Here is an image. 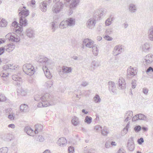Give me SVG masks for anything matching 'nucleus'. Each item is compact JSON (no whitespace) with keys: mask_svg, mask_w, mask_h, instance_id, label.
I'll use <instances>...</instances> for the list:
<instances>
[{"mask_svg":"<svg viewBox=\"0 0 153 153\" xmlns=\"http://www.w3.org/2000/svg\"><path fill=\"white\" fill-rule=\"evenodd\" d=\"M41 102L38 103L37 106L38 107H47L50 105H55L56 102H53V99L51 96L48 93H46L41 96Z\"/></svg>","mask_w":153,"mask_h":153,"instance_id":"obj_1","label":"nucleus"},{"mask_svg":"<svg viewBox=\"0 0 153 153\" xmlns=\"http://www.w3.org/2000/svg\"><path fill=\"white\" fill-rule=\"evenodd\" d=\"M35 60L43 66L48 67L50 65L48 59L43 56H39L36 57Z\"/></svg>","mask_w":153,"mask_h":153,"instance_id":"obj_2","label":"nucleus"},{"mask_svg":"<svg viewBox=\"0 0 153 153\" xmlns=\"http://www.w3.org/2000/svg\"><path fill=\"white\" fill-rule=\"evenodd\" d=\"M71 67L63 66L62 69H59V73L62 77L65 78L67 76L66 74L71 72Z\"/></svg>","mask_w":153,"mask_h":153,"instance_id":"obj_3","label":"nucleus"},{"mask_svg":"<svg viewBox=\"0 0 153 153\" xmlns=\"http://www.w3.org/2000/svg\"><path fill=\"white\" fill-rule=\"evenodd\" d=\"M27 21L25 18L20 17L19 18V23L21 27H19L18 29L15 30L16 33H21L23 30V26H26L27 25Z\"/></svg>","mask_w":153,"mask_h":153,"instance_id":"obj_4","label":"nucleus"},{"mask_svg":"<svg viewBox=\"0 0 153 153\" xmlns=\"http://www.w3.org/2000/svg\"><path fill=\"white\" fill-rule=\"evenodd\" d=\"M106 13V10L103 8H99L96 10L93 16L97 19H100L101 17Z\"/></svg>","mask_w":153,"mask_h":153,"instance_id":"obj_5","label":"nucleus"},{"mask_svg":"<svg viewBox=\"0 0 153 153\" xmlns=\"http://www.w3.org/2000/svg\"><path fill=\"white\" fill-rule=\"evenodd\" d=\"M63 2H60L54 4L52 7V11L53 13H57L62 10L64 7Z\"/></svg>","mask_w":153,"mask_h":153,"instance_id":"obj_6","label":"nucleus"},{"mask_svg":"<svg viewBox=\"0 0 153 153\" xmlns=\"http://www.w3.org/2000/svg\"><path fill=\"white\" fill-rule=\"evenodd\" d=\"M97 19L93 16V17L88 19L86 22V26L89 29H92L95 27Z\"/></svg>","mask_w":153,"mask_h":153,"instance_id":"obj_7","label":"nucleus"},{"mask_svg":"<svg viewBox=\"0 0 153 153\" xmlns=\"http://www.w3.org/2000/svg\"><path fill=\"white\" fill-rule=\"evenodd\" d=\"M135 147V145L134 143L133 137H131L128 140L127 144V149L130 151H134Z\"/></svg>","mask_w":153,"mask_h":153,"instance_id":"obj_8","label":"nucleus"},{"mask_svg":"<svg viewBox=\"0 0 153 153\" xmlns=\"http://www.w3.org/2000/svg\"><path fill=\"white\" fill-rule=\"evenodd\" d=\"M153 61V56L151 54L147 55L143 60V63L145 66H147Z\"/></svg>","mask_w":153,"mask_h":153,"instance_id":"obj_9","label":"nucleus"},{"mask_svg":"<svg viewBox=\"0 0 153 153\" xmlns=\"http://www.w3.org/2000/svg\"><path fill=\"white\" fill-rule=\"evenodd\" d=\"M127 77L130 78L135 76L137 74V71L136 68L130 66L127 69Z\"/></svg>","mask_w":153,"mask_h":153,"instance_id":"obj_10","label":"nucleus"},{"mask_svg":"<svg viewBox=\"0 0 153 153\" xmlns=\"http://www.w3.org/2000/svg\"><path fill=\"white\" fill-rule=\"evenodd\" d=\"M123 51V49L122 48V45H116L114 48L113 51V54L114 56H117L120 54Z\"/></svg>","mask_w":153,"mask_h":153,"instance_id":"obj_11","label":"nucleus"},{"mask_svg":"<svg viewBox=\"0 0 153 153\" xmlns=\"http://www.w3.org/2000/svg\"><path fill=\"white\" fill-rule=\"evenodd\" d=\"M117 84L118 86L119 89H123L125 88L126 83L125 79L121 77L119 78L118 82L117 83Z\"/></svg>","mask_w":153,"mask_h":153,"instance_id":"obj_12","label":"nucleus"},{"mask_svg":"<svg viewBox=\"0 0 153 153\" xmlns=\"http://www.w3.org/2000/svg\"><path fill=\"white\" fill-rule=\"evenodd\" d=\"M108 85L109 91L113 93H116V87L115 83L112 81H109Z\"/></svg>","mask_w":153,"mask_h":153,"instance_id":"obj_13","label":"nucleus"},{"mask_svg":"<svg viewBox=\"0 0 153 153\" xmlns=\"http://www.w3.org/2000/svg\"><path fill=\"white\" fill-rule=\"evenodd\" d=\"M94 42L92 40L88 39H84L83 41V46H85L86 47L92 48L94 46Z\"/></svg>","mask_w":153,"mask_h":153,"instance_id":"obj_14","label":"nucleus"},{"mask_svg":"<svg viewBox=\"0 0 153 153\" xmlns=\"http://www.w3.org/2000/svg\"><path fill=\"white\" fill-rule=\"evenodd\" d=\"M5 47L6 48L5 51L8 52H10L14 50L15 48V45L13 43H10L5 46Z\"/></svg>","mask_w":153,"mask_h":153,"instance_id":"obj_15","label":"nucleus"},{"mask_svg":"<svg viewBox=\"0 0 153 153\" xmlns=\"http://www.w3.org/2000/svg\"><path fill=\"white\" fill-rule=\"evenodd\" d=\"M26 34L27 36L29 37H33L35 35L34 31L31 28H28L26 30Z\"/></svg>","mask_w":153,"mask_h":153,"instance_id":"obj_16","label":"nucleus"},{"mask_svg":"<svg viewBox=\"0 0 153 153\" xmlns=\"http://www.w3.org/2000/svg\"><path fill=\"white\" fill-rule=\"evenodd\" d=\"M67 141L64 137L59 138L58 140V144L61 146H65L66 145Z\"/></svg>","mask_w":153,"mask_h":153,"instance_id":"obj_17","label":"nucleus"},{"mask_svg":"<svg viewBox=\"0 0 153 153\" xmlns=\"http://www.w3.org/2000/svg\"><path fill=\"white\" fill-rule=\"evenodd\" d=\"M42 69L45 73L46 77L49 79H50L52 76L51 75L49 70L48 68V67H42Z\"/></svg>","mask_w":153,"mask_h":153,"instance_id":"obj_18","label":"nucleus"},{"mask_svg":"<svg viewBox=\"0 0 153 153\" xmlns=\"http://www.w3.org/2000/svg\"><path fill=\"white\" fill-rule=\"evenodd\" d=\"M21 12H19V15L20 17H22L23 18H25L29 15V10L25 9L22 10Z\"/></svg>","mask_w":153,"mask_h":153,"instance_id":"obj_19","label":"nucleus"},{"mask_svg":"<svg viewBox=\"0 0 153 153\" xmlns=\"http://www.w3.org/2000/svg\"><path fill=\"white\" fill-rule=\"evenodd\" d=\"M12 78L13 80H14L17 81H19V82H17L16 85L18 86H19L21 85V83L20 82L22 81V79L20 77H19L17 75H13L12 76Z\"/></svg>","mask_w":153,"mask_h":153,"instance_id":"obj_20","label":"nucleus"},{"mask_svg":"<svg viewBox=\"0 0 153 153\" xmlns=\"http://www.w3.org/2000/svg\"><path fill=\"white\" fill-rule=\"evenodd\" d=\"M133 116V112L131 111H126L125 115V117L126 118L125 121L127 122L129 120L131 119Z\"/></svg>","mask_w":153,"mask_h":153,"instance_id":"obj_21","label":"nucleus"},{"mask_svg":"<svg viewBox=\"0 0 153 153\" xmlns=\"http://www.w3.org/2000/svg\"><path fill=\"white\" fill-rule=\"evenodd\" d=\"M128 9L129 11L131 13H135L137 10L136 5L132 3L130 4L129 5Z\"/></svg>","mask_w":153,"mask_h":153,"instance_id":"obj_22","label":"nucleus"},{"mask_svg":"<svg viewBox=\"0 0 153 153\" xmlns=\"http://www.w3.org/2000/svg\"><path fill=\"white\" fill-rule=\"evenodd\" d=\"M8 36H10V40L12 41L17 42L20 40V39L19 36H18L16 34L15 36L11 35V33L8 34Z\"/></svg>","mask_w":153,"mask_h":153,"instance_id":"obj_23","label":"nucleus"},{"mask_svg":"<svg viewBox=\"0 0 153 153\" xmlns=\"http://www.w3.org/2000/svg\"><path fill=\"white\" fill-rule=\"evenodd\" d=\"M148 38L151 41H153V26L149 29L148 32Z\"/></svg>","mask_w":153,"mask_h":153,"instance_id":"obj_24","label":"nucleus"},{"mask_svg":"<svg viewBox=\"0 0 153 153\" xmlns=\"http://www.w3.org/2000/svg\"><path fill=\"white\" fill-rule=\"evenodd\" d=\"M24 130L25 132H26L28 135L31 136H33V134L34 131L30 127L28 126L25 127L24 128Z\"/></svg>","mask_w":153,"mask_h":153,"instance_id":"obj_25","label":"nucleus"},{"mask_svg":"<svg viewBox=\"0 0 153 153\" xmlns=\"http://www.w3.org/2000/svg\"><path fill=\"white\" fill-rule=\"evenodd\" d=\"M26 70H23L24 72L27 74L29 76H31L33 75L34 73V67H32V68H27Z\"/></svg>","mask_w":153,"mask_h":153,"instance_id":"obj_26","label":"nucleus"},{"mask_svg":"<svg viewBox=\"0 0 153 153\" xmlns=\"http://www.w3.org/2000/svg\"><path fill=\"white\" fill-rule=\"evenodd\" d=\"M80 1V0H72L70 5L71 9H73L75 8L78 4Z\"/></svg>","mask_w":153,"mask_h":153,"instance_id":"obj_27","label":"nucleus"},{"mask_svg":"<svg viewBox=\"0 0 153 153\" xmlns=\"http://www.w3.org/2000/svg\"><path fill=\"white\" fill-rule=\"evenodd\" d=\"M47 4L45 1L40 3L39 7L42 12H45L47 10Z\"/></svg>","mask_w":153,"mask_h":153,"instance_id":"obj_28","label":"nucleus"},{"mask_svg":"<svg viewBox=\"0 0 153 153\" xmlns=\"http://www.w3.org/2000/svg\"><path fill=\"white\" fill-rule=\"evenodd\" d=\"M20 109L22 112H26L28 111V106L25 104H22L20 107Z\"/></svg>","mask_w":153,"mask_h":153,"instance_id":"obj_29","label":"nucleus"},{"mask_svg":"<svg viewBox=\"0 0 153 153\" xmlns=\"http://www.w3.org/2000/svg\"><path fill=\"white\" fill-rule=\"evenodd\" d=\"M35 130L34 132L35 134H37L39 131H41L43 129V126L41 124H37L35 126Z\"/></svg>","mask_w":153,"mask_h":153,"instance_id":"obj_30","label":"nucleus"},{"mask_svg":"<svg viewBox=\"0 0 153 153\" xmlns=\"http://www.w3.org/2000/svg\"><path fill=\"white\" fill-rule=\"evenodd\" d=\"M92 52L93 54L96 56L98 54L99 49L96 45H94L92 47Z\"/></svg>","mask_w":153,"mask_h":153,"instance_id":"obj_31","label":"nucleus"},{"mask_svg":"<svg viewBox=\"0 0 153 153\" xmlns=\"http://www.w3.org/2000/svg\"><path fill=\"white\" fill-rule=\"evenodd\" d=\"M149 49V44L147 43H145L142 46V49L145 52H146Z\"/></svg>","mask_w":153,"mask_h":153,"instance_id":"obj_32","label":"nucleus"},{"mask_svg":"<svg viewBox=\"0 0 153 153\" xmlns=\"http://www.w3.org/2000/svg\"><path fill=\"white\" fill-rule=\"evenodd\" d=\"M66 21L67 22L68 26H71L75 25V21L73 19L71 18L68 19Z\"/></svg>","mask_w":153,"mask_h":153,"instance_id":"obj_33","label":"nucleus"},{"mask_svg":"<svg viewBox=\"0 0 153 153\" xmlns=\"http://www.w3.org/2000/svg\"><path fill=\"white\" fill-rule=\"evenodd\" d=\"M68 26V23L66 20L63 21L61 22L59 25V27L62 28H64L67 27Z\"/></svg>","mask_w":153,"mask_h":153,"instance_id":"obj_34","label":"nucleus"},{"mask_svg":"<svg viewBox=\"0 0 153 153\" xmlns=\"http://www.w3.org/2000/svg\"><path fill=\"white\" fill-rule=\"evenodd\" d=\"M72 124L75 126H77L79 123V119L78 117H74L71 120Z\"/></svg>","mask_w":153,"mask_h":153,"instance_id":"obj_35","label":"nucleus"},{"mask_svg":"<svg viewBox=\"0 0 153 153\" xmlns=\"http://www.w3.org/2000/svg\"><path fill=\"white\" fill-rule=\"evenodd\" d=\"M0 26L1 27H5L7 26V22L4 19H0Z\"/></svg>","mask_w":153,"mask_h":153,"instance_id":"obj_36","label":"nucleus"},{"mask_svg":"<svg viewBox=\"0 0 153 153\" xmlns=\"http://www.w3.org/2000/svg\"><path fill=\"white\" fill-rule=\"evenodd\" d=\"M113 17L108 18L105 21V25L108 26L110 25L111 24L112 21H113Z\"/></svg>","mask_w":153,"mask_h":153,"instance_id":"obj_37","label":"nucleus"},{"mask_svg":"<svg viewBox=\"0 0 153 153\" xmlns=\"http://www.w3.org/2000/svg\"><path fill=\"white\" fill-rule=\"evenodd\" d=\"M101 99L98 94H96L94 97V101L96 103L100 102Z\"/></svg>","mask_w":153,"mask_h":153,"instance_id":"obj_38","label":"nucleus"},{"mask_svg":"<svg viewBox=\"0 0 153 153\" xmlns=\"http://www.w3.org/2000/svg\"><path fill=\"white\" fill-rule=\"evenodd\" d=\"M92 118L91 117L86 116L85 120V122L88 124H90L92 122Z\"/></svg>","mask_w":153,"mask_h":153,"instance_id":"obj_39","label":"nucleus"},{"mask_svg":"<svg viewBox=\"0 0 153 153\" xmlns=\"http://www.w3.org/2000/svg\"><path fill=\"white\" fill-rule=\"evenodd\" d=\"M91 64L92 66L95 67H97L100 65V62L98 61H93Z\"/></svg>","mask_w":153,"mask_h":153,"instance_id":"obj_40","label":"nucleus"},{"mask_svg":"<svg viewBox=\"0 0 153 153\" xmlns=\"http://www.w3.org/2000/svg\"><path fill=\"white\" fill-rule=\"evenodd\" d=\"M7 100V98L4 94L0 93V102H4L6 101Z\"/></svg>","mask_w":153,"mask_h":153,"instance_id":"obj_41","label":"nucleus"},{"mask_svg":"<svg viewBox=\"0 0 153 153\" xmlns=\"http://www.w3.org/2000/svg\"><path fill=\"white\" fill-rule=\"evenodd\" d=\"M139 120H146V117L143 114H137Z\"/></svg>","mask_w":153,"mask_h":153,"instance_id":"obj_42","label":"nucleus"},{"mask_svg":"<svg viewBox=\"0 0 153 153\" xmlns=\"http://www.w3.org/2000/svg\"><path fill=\"white\" fill-rule=\"evenodd\" d=\"M32 67H33L31 64H26V65H24L23 66V70H26V69H27V68H32Z\"/></svg>","mask_w":153,"mask_h":153,"instance_id":"obj_43","label":"nucleus"},{"mask_svg":"<svg viewBox=\"0 0 153 153\" xmlns=\"http://www.w3.org/2000/svg\"><path fill=\"white\" fill-rule=\"evenodd\" d=\"M8 150L7 147H3L0 149V153H7Z\"/></svg>","mask_w":153,"mask_h":153,"instance_id":"obj_44","label":"nucleus"},{"mask_svg":"<svg viewBox=\"0 0 153 153\" xmlns=\"http://www.w3.org/2000/svg\"><path fill=\"white\" fill-rule=\"evenodd\" d=\"M53 85V82L51 80H49L46 82L45 85L48 88H50Z\"/></svg>","mask_w":153,"mask_h":153,"instance_id":"obj_45","label":"nucleus"},{"mask_svg":"<svg viewBox=\"0 0 153 153\" xmlns=\"http://www.w3.org/2000/svg\"><path fill=\"white\" fill-rule=\"evenodd\" d=\"M113 29L112 28H110L107 29L105 31V33L108 35H110L113 33Z\"/></svg>","mask_w":153,"mask_h":153,"instance_id":"obj_46","label":"nucleus"},{"mask_svg":"<svg viewBox=\"0 0 153 153\" xmlns=\"http://www.w3.org/2000/svg\"><path fill=\"white\" fill-rule=\"evenodd\" d=\"M8 117L10 120H13L14 119L15 114L12 113H9Z\"/></svg>","mask_w":153,"mask_h":153,"instance_id":"obj_47","label":"nucleus"},{"mask_svg":"<svg viewBox=\"0 0 153 153\" xmlns=\"http://www.w3.org/2000/svg\"><path fill=\"white\" fill-rule=\"evenodd\" d=\"M41 96L38 95H36L34 96V99L36 101H40V100L41 101Z\"/></svg>","mask_w":153,"mask_h":153,"instance_id":"obj_48","label":"nucleus"},{"mask_svg":"<svg viewBox=\"0 0 153 153\" xmlns=\"http://www.w3.org/2000/svg\"><path fill=\"white\" fill-rule=\"evenodd\" d=\"M11 66V65L9 64H6L3 66V68L5 70L9 71V67Z\"/></svg>","mask_w":153,"mask_h":153,"instance_id":"obj_49","label":"nucleus"},{"mask_svg":"<svg viewBox=\"0 0 153 153\" xmlns=\"http://www.w3.org/2000/svg\"><path fill=\"white\" fill-rule=\"evenodd\" d=\"M101 134L103 136H106L108 133V132L107 131L106 129L104 128L101 130Z\"/></svg>","mask_w":153,"mask_h":153,"instance_id":"obj_50","label":"nucleus"},{"mask_svg":"<svg viewBox=\"0 0 153 153\" xmlns=\"http://www.w3.org/2000/svg\"><path fill=\"white\" fill-rule=\"evenodd\" d=\"M51 27H52V30H53V32H54L56 28V25L54 22H51Z\"/></svg>","mask_w":153,"mask_h":153,"instance_id":"obj_51","label":"nucleus"},{"mask_svg":"<svg viewBox=\"0 0 153 153\" xmlns=\"http://www.w3.org/2000/svg\"><path fill=\"white\" fill-rule=\"evenodd\" d=\"M141 127L140 126H137L134 128V130L136 132H138L141 130Z\"/></svg>","mask_w":153,"mask_h":153,"instance_id":"obj_52","label":"nucleus"},{"mask_svg":"<svg viewBox=\"0 0 153 153\" xmlns=\"http://www.w3.org/2000/svg\"><path fill=\"white\" fill-rule=\"evenodd\" d=\"M68 150L70 153H73L74 151V149L73 146H70L68 147Z\"/></svg>","mask_w":153,"mask_h":153,"instance_id":"obj_53","label":"nucleus"},{"mask_svg":"<svg viewBox=\"0 0 153 153\" xmlns=\"http://www.w3.org/2000/svg\"><path fill=\"white\" fill-rule=\"evenodd\" d=\"M136 81L134 79H133L132 81L131 85L132 87L133 88H134L136 86Z\"/></svg>","mask_w":153,"mask_h":153,"instance_id":"obj_54","label":"nucleus"},{"mask_svg":"<svg viewBox=\"0 0 153 153\" xmlns=\"http://www.w3.org/2000/svg\"><path fill=\"white\" fill-rule=\"evenodd\" d=\"M5 46L4 47H1L0 48V55L4 53V51L5 50Z\"/></svg>","mask_w":153,"mask_h":153,"instance_id":"obj_55","label":"nucleus"},{"mask_svg":"<svg viewBox=\"0 0 153 153\" xmlns=\"http://www.w3.org/2000/svg\"><path fill=\"white\" fill-rule=\"evenodd\" d=\"M104 38L105 39L109 41H111L113 39V38L112 37L108 36V35H106L104 37Z\"/></svg>","mask_w":153,"mask_h":153,"instance_id":"obj_56","label":"nucleus"},{"mask_svg":"<svg viewBox=\"0 0 153 153\" xmlns=\"http://www.w3.org/2000/svg\"><path fill=\"white\" fill-rule=\"evenodd\" d=\"M144 141L142 137L138 139L137 141L138 143L140 145H141L144 142Z\"/></svg>","mask_w":153,"mask_h":153,"instance_id":"obj_57","label":"nucleus"},{"mask_svg":"<svg viewBox=\"0 0 153 153\" xmlns=\"http://www.w3.org/2000/svg\"><path fill=\"white\" fill-rule=\"evenodd\" d=\"M94 129L97 131H101L102 129V127L100 125H97L95 126Z\"/></svg>","mask_w":153,"mask_h":153,"instance_id":"obj_58","label":"nucleus"},{"mask_svg":"<svg viewBox=\"0 0 153 153\" xmlns=\"http://www.w3.org/2000/svg\"><path fill=\"white\" fill-rule=\"evenodd\" d=\"M38 140L40 142H42L44 140V138L42 135H39L38 137Z\"/></svg>","mask_w":153,"mask_h":153,"instance_id":"obj_59","label":"nucleus"},{"mask_svg":"<svg viewBox=\"0 0 153 153\" xmlns=\"http://www.w3.org/2000/svg\"><path fill=\"white\" fill-rule=\"evenodd\" d=\"M9 65H11V67H9V71H12L13 70H15L16 68L17 67H15V66H13V65L12 64H9Z\"/></svg>","mask_w":153,"mask_h":153,"instance_id":"obj_60","label":"nucleus"},{"mask_svg":"<svg viewBox=\"0 0 153 153\" xmlns=\"http://www.w3.org/2000/svg\"><path fill=\"white\" fill-rule=\"evenodd\" d=\"M12 25L15 27H19L18 26V23L16 21H15L13 22L12 24Z\"/></svg>","mask_w":153,"mask_h":153,"instance_id":"obj_61","label":"nucleus"},{"mask_svg":"<svg viewBox=\"0 0 153 153\" xmlns=\"http://www.w3.org/2000/svg\"><path fill=\"white\" fill-rule=\"evenodd\" d=\"M0 76L1 77H5L7 76L8 75V73H7L5 74V73L2 72L0 74Z\"/></svg>","mask_w":153,"mask_h":153,"instance_id":"obj_62","label":"nucleus"},{"mask_svg":"<svg viewBox=\"0 0 153 153\" xmlns=\"http://www.w3.org/2000/svg\"><path fill=\"white\" fill-rule=\"evenodd\" d=\"M138 114H137L134 116L132 118V121H135L137 120H139L138 118Z\"/></svg>","mask_w":153,"mask_h":153,"instance_id":"obj_63","label":"nucleus"},{"mask_svg":"<svg viewBox=\"0 0 153 153\" xmlns=\"http://www.w3.org/2000/svg\"><path fill=\"white\" fill-rule=\"evenodd\" d=\"M151 71H152V72H153V68L151 67H149L146 70V72L147 73H148Z\"/></svg>","mask_w":153,"mask_h":153,"instance_id":"obj_64","label":"nucleus"}]
</instances>
